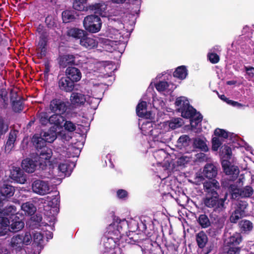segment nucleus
I'll return each instance as SVG.
<instances>
[{
  "mask_svg": "<svg viewBox=\"0 0 254 254\" xmlns=\"http://www.w3.org/2000/svg\"><path fill=\"white\" fill-rule=\"evenodd\" d=\"M243 179L244 177L239 178V186L235 184L230 185L229 190L231 193L232 198L235 199L239 196H241L242 197H248L253 194V189L252 187L246 186L242 189L240 188L243 185Z\"/></svg>",
  "mask_w": 254,
  "mask_h": 254,
  "instance_id": "6e6552de",
  "label": "nucleus"
},
{
  "mask_svg": "<svg viewBox=\"0 0 254 254\" xmlns=\"http://www.w3.org/2000/svg\"><path fill=\"white\" fill-rule=\"evenodd\" d=\"M175 105L179 112L185 118H190L195 113V110L190 105L189 102L185 97H180L176 99Z\"/></svg>",
  "mask_w": 254,
  "mask_h": 254,
  "instance_id": "1a4fd4ad",
  "label": "nucleus"
},
{
  "mask_svg": "<svg viewBox=\"0 0 254 254\" xmlns=\"http://www.w3.org/2000/svg\"><path fill=\"white\" fill-rule=\"evenodd\" d=\"M17 137V131L11 130L8 134V139L5 145V151L9 152L14 147V144Z\"/></svg>",
  "mask_w": 254,
  "mask_h": 254,
  "instance_id": "c85d7f7f",
  "label": "nucleus"
},
{
  "mask_svg": "<svg viewBox=\"0 0 254 254\" xmlns=\"http://www.w3.org/2000/svg\"><path fill=\"white\" fill-rule=\"evenodd\" d=\"M21 167L25 172L32 173L35 171L38 167V162L35 160L26 158L22 160Z\"/></svg>",
  "mask_w": 254,
  "mask_h": 254,
  "instance_id": "4be33fe9",
  "label": "nucleus"
},
{
  "mask_svg": "<svg viewBox=\"0 0 254 254\" xmlns=\"http://www.w3.org/2000/svg\"><path fill=\"white\" fill-rule=\"evenodd\" d=\"M62 19L64 23H69L75 19L74 11L69 10H65L63 11L62 14Z\"/></svg>",
  "mask_w": 254,
  "mask_h": 254,
  "instance_id": "4c0bfd02",
  "label": "nucleus"
},
{
  "mask_svg": "<svg viewBox=\"0 0 254 254\" xmlns=\"http://www.w3.org/2000/svg\"><path fill=\"white\" fill-rule=\"evenodd\" d=\"M86 1H73L72 7L73 9L78 11H83L85 9Z\"/></svg>",
  "mask_w": 254,
  "mask_h": 254,
  "instance_id": "6e6d98bb",
  "label": "nucleus"
},
{
  "mask_svg": "<svg viewBox=\"0 0 254 254\" xmlns=\"http://www.w3.org/2000/svg\"><path fill=\"white\" fill-rule=\"evenodd\" d=\"M86 32L81 29L78 28H71L69 29L67 32V35L72 37L75 39H79L80 40L82 39Z\"/></svg>",
  "mask_w": 254,
  "mask_h": 254,
  "instance_id": "f704fd0d",
  "label": "nucleus"
},
{
  "mask_svg": "<svg viewBox=\"0 0 254 254\" xmlns=\"http://www.w3.org/2000/svg\"><path fill=\"white\" fill-rule=\"evenodd\" d=\"M205 196L203 199L205 205L212 208L216 213L223 211L226 208L225 201L227 198L226 193L224 198H219L217 191L220 189L219 183L216 180L206 181L203 183Z\"/></svg>",
  "mask_w": 254,
  "mask_h": 254,
  "instance_id": "f257e3e1",
  "label": "nucleus"
},
{
  "mask_svg": "<svg viewBox=\"0 0 254 254\" xmlns=\"http://www.w3.org/2000/svg\"><path fill=\"white\" fill-rule=\"evenodd\" d=\"M58 169L60 172L64 173L65 175H69L72 170L70 165L68 162L60 163L59 165Z\"/></svg>",
  "mask_w": 254,
  "mask_h": 254,
  "instance_id": "a18cd8bd",
  "label": "nucleus"
},
{
  "mask_svg": "<svg viewBox=\"0 0 254 254\" xmlns=\"http://www.w3.org/2000/svg\"><path fill=\"white\" fill-rule=\"evenodd\" d=\"M43 138L47 142L52 143L57 138V132L56 129L53 127L51 128L47 131L44 132L43 135Z\"/></svg>",
  "mask_w": 254,
  "mask_h": 254,
  "instance_id": "72a5a7b5",
  "label": "nucleus"
},
{
  "mask_svg": "<svg viewBox=\"0 0 254 254\" xmlns=\"http://www.w3.org/2000/svg\"><path fill=\"white\" fill-rule=\"evenodd\" d=\"M83 24L87 31L91 33H96L100 30L102 22L99 16L95 14H91L84 18Z\"/></svg>",
  "mask_w": 254,
  "mask_h": 254,
  "instance_id": "0eeeda50",
  "label": "nucleus"
},
{
  "mask_svg": "<svg viewBox=\"0 0 254 254\" xmlns=\"http://www.w3.org/2000/svg\"><path fill=\"white\" fill-rule=\"evenodd\" d=\"M48 33L47 32H42L39 37V41L38 43L39 49L40 50L47 51V45L48 43Z\"/></svg>",
  "mask_w": 254,
  "mask_h": 254,
  "instance_id": "ea45409f",
  "label": "nucleus"
},
{
  "mask_svg": "<svg viewBox=\"0 0 254 254\" xmlns=\"http://www.w3.org/2000/svg\"><path fill=\"white\" fill-rule=\"evenodd\" d=\"M103 5L100 3H95L89 5V8L90 10L93 11L96 14H99L101 16H105L106 14V8L105 7H103Z\"/></svg>",
  "mask_w": 254,
  "mask_h": 254,
  "instance_id": "c9c22d12",
  "label": "nucleus"
},
{
  "mask_svg": "<svg viewBox=\"0 0 254 254\" xmlns=\"http://www.w3.org/2000/svg\"><path fill=\"white\" fill-rule=\"evenodd\" d=\"M31 142L37 150V154L41 158H51L53 152L51 148L46 146V142L39 134H35L31 138Z\"/></svg>",
  "mask_w": 254,
  "mask_h": 254,
  "instance_id": "39448f33",
  "label": "nucleus"
},
{
  "mask_svg": "<svg viewBox=\"0 0 254 254\" xmlns=\"http://www.w3.org/2000/svg\"><path fill=\"white\" fill-rule=\"evenodd\" d=\"M147 135L149 136V143L150 148H155L154 150H152L153 158L151 159L152 163V166H159V161L157 158L159 157L158 150L159 148V124H157L155 122L152 128L150 129L149 133Z\"/></svg>",
  "mask_w": 254,
  "mask_h": 254,
  "instance_id": "20e7f679",
  "label": "nucleus"
},
{
  "mask_svg": "<svg viewBox=\"0 0 254 254\" xmlns=\"http://www.w3.org/2000/svg\"><path fill=\"white\" fill-rule=\"evenodd\" d=\"M222 157V166L226 175L229 176L231 179L236 178L239 174V169L237 166L232 165L230 160L234 161L231 148L224 145L222 147L221 151Z\"/></svg>",
  "mask_w": 254,
  "mask_h": 254,
  "instance_id": "f03ea898",
  "label": "nucleus"
},
{
  "mask_svg": "<svg viewBox=\"0 0 254 254\" xmlns=\"http://www.w3.org/2000/svg\"><path fill=\"white\" fill-rule=\"evenodd\" d=\"M42 220V217L40 214H36L30 218V226L32 228H35L40 226V223Z\"/></svg>",
  "mask_w": 254,
  "mask_h": 254,
  "instance_id": "49530a36",
  "label": "nucleus"
},
{
  "mask_svg": "<svg viewBox=\"0 0 254 254\" xmlns=\"http://www.w3.org/2000/svg\"><path fill=\"white\" fill-rule=\"evenodd\" d=\"M12 223L10 225L11 231L13 232H17L21 230L24 226V223L17 216L12 218Z\"/></svg>",
  "mask_w": 254,
  "mask_h": 254,
  "instance_id": "c756f323",
  "label": "nucleus"
},
{
  "mask_svg": "<svg viewBox=\"0 0 254 254\" xmlns=\"http://www.w3.org/2000/svg\"><path fill=\"white\" fill-rule=\"evenodd\" d=\"M217 168L214 164H206L202 172L196 173L194 182L196 185H200L204 180L205 178L212 179L217 175Z\"/></svg>",
  "mask_w": 254,
  "mask_h": 254,
  "instance_id": "423d86ee",
  "label": "nucleus"
},
{
  "mask_svg": "<svg viewBox=\"0 0 254 254\" xmlns=\"http://www.w3.org/2000/svg\"><path fill=\"white\" fill-rule=\"evenodd\" d=\"M23 242L21 235H17L13 236L10 241V246L16 249H21L23 246Z\"/></svg>",
  "mask_w": 254,
  "mask_h": 254,
  "instance_id": "a19ab883",
  "label": "nucleus"
},
{
  "mask_svg": "<svg viewBox=\"0 0 254 254\" xmlns=\"http://www.w3.org/2000/svg\"><path fill=\"white\" fill-rule=\"evenodd\" d=\"M151 245L152 246V248H150L149 251V254H158L157 253H155V249H157L159 247V244L156 241L154 242L151 241Z\"/></svg>",
  "mask_w": 254,
  "mask_h": 254,
  "instance_id": "774afa93",
  "label": "nucleus"
},
{
  "mask_svg": "<svg viewBox=\"0 0 254 254\" xmlns=\"http://www.w3.org/2000/svg\"><path fill=\"white\" fill-rule=\"evenodd\" d=\"M136 113L139 117L146 119L151 118V113L147 111V103L145 101H142L137 104L136 108Z\"/></svg>",
  "mask_w": 254,
  "mask_h": 254,
  "instance_id": "5701e85b",
  "label": "nucleus"
},
{
  "mask_svg": "<svg viewBox=\"0 0 254 254\" xmlns=\"http://www.w3.org/2000/svg\"><path fill=\"white\" fill-rule=\"evenodd\" d=\"M207 57L212 64H216L218 63L220 60L219 56L214 53L213 51H212V49L210 50L208 53Z\"/></svg>",
  "mask_w": 254,
  "mask_h": 254,
  "instance_id": "5fc2aeb1",
  "label": "nucleus"
},
{
  "mask_svg": "<svg viewBox=\"0 0 254 254\" xmlns=\"http://www.w3.org/2000/svg\"><path fill=\"white\" fill-rule=\"evenodd\" d=\"M214 134L216 136L212 139V149L214 151H217L223 141L222 138H227L229 133L224 129L217 128L214 131Z\"/></svg>",
  "mask_w": 254,
  "mask_h": 254,
  "instance_id": "4468645a",
  "label": "nucleus"
},
{
  "mask_svg": "<svg viewBox=\"0 0 254 254\" xmlns=\"http://www.w3.org/2000/svg\"><path fill=\"white\" fill-rule=\"evenodd\" d=\"M0 98L5 104L7 105V92L5 89L0 90Z\"/></svg>",
  "mask_w": 254,
  "mask_h": 254,
  "instance_id": "052dcab7",
  "label": "nucleus"
},
{
  "mask_svg": "<svg viewBox=\"0 0 254 254\" xmlns=\"http://www.w3.org/2000/svg\"><path fill=\"white\" fill-rule=\"evenodd\" d=\"M64 129L69 132H73L76 129V126L74 124L70 121H65V123L63 124Z\"/></svg>",
  "mask_w": 254,
  "mask_h": 254,
  "instance_id": "4d7b16f0",
  "label": "nucleus"
},
{
  "mask_svg": "<svg viewBox=\"0 0 254 254\" xmlns=\"http://www.w3.org/2000/svg\"><path fill=\"white\" fill-rule=\"evenodd\" d=\"M74 83L66 76L61 77L58 81L60 89L65 92H71L74 88Z\"/></svg>",
  "mask_w": 254,
  "mask_h": 254,
  "instance_id": "6ab92c4d",
  "label": "nucleus"
},
{
  "mask_svg": "<svg viewBox=\"0 0 254 254\" xmlns=\"http://www.w3.org/2000/svg\"><path fill=\"white\" fill-rule=\"evenodd\" d=\"M193 146L194 148L203 151H207L208 150L206 144V140L204 137L198 136L194 138Z\"/></svg>",
  "mask_w": 254,
  "mask_h": 254,
  "instance_id": "bb28decb",
  "label": "nucleus"
},
{
  "mask_svg": "<svg viewBox=\"0 0 254 254\" xmlns=\"http://www.w3.org/2000/svg\"><path fill=\"white\" fill-rule=\"evenodd\" d=\"M154 123L155 122L148 121L145 123H143L140 127L142 133L144 135H147L149 133L150 129L154 126Z\"/></svg>",
  "mask_w": 254,
  "mask_h": 254,
  "instance_id": "de8ad7c7",
  "label": "nucleus"
},
{
  "mask_svg": "<svg viewBox=\"0 0 254 254\" xmlns=\"http://www.w3.org/2000/svg\"><path fill=\"white\" fill-rule=\"evenodd\" d=\"M143 241L148 243H150L151 241L149 239L147 238L144 234H139L134 232H132L131 234H129L128 236V239H126V241L129 244H136L139 246Z\"/></svg>",
  "mask_w": 254,
  "mask_h": 254,
  "instance_id": "a211bd4d",
  "label": "nucleus"
},
{
  "mask_svg": "<svg viewBox=\"0 0 254 254\" xmlns=\"http://www.w3.org/2000/svg\"><path fill=\"white\" fill-rule=\"evenodd\" d=\"M188 74L187 67L185 65L179 66L177 67L173 73L174 77L180 80H184Z\"/></svg>",
  "mask_w": 254,
  "mask_h": 254,
  "instance_id": "7c9ffc66",
  "label": "nucleus"
},
{
  "mask_svg": "<svg viewBox=\"0 0 254 254\" xmlns=\"http://www.w3.org/2000/svg\"><path fill=\"white\" fill-rule=\"evenodd\" d=\"M69 104L68 102H65L61 99L55 98L51 101L49 108L53 113L63 115L67 112Z\"/></svg>",
  "mask_w": 254,
  "mask_h": 254,
  "instance_id": "f8f14e48",
  "label": "nucleus"
},
{
  "mask_svg": "<svg viewBox=\"0 0 254 254\" xmlns=\"http://www.w3.org/2000/svg\"><path fill=\"white\" fill-rule=\"evenodd\" d=\"M18 94L17 92H10V99L11 102L12 110L15 113H20L23 110V98L20 97L17 99Z\"/></svg>",
  "mask_w": 254,
  "mask_h": 254,
  "instance_id": "dca6fc26",
  "label": "nucleus"
},
{
  "mask_svg": "<svg viewBox=\"0 0 254 254\" xmlns=\"http://www.w3.org/2000/svg\"><path fill=\"white\" fill-rule=\"evenodd\" d=\"M191 157L189 154H185L178 158L173 163H170L169 167L174 170H179L185 167L186 165L191 161Z\"/></svg>",
  "mask_w": 254,
  "mask_h": 254,
  "instance_id": "f3484780",
  "label": "nucleus"
},
{
  "mask_svg": "<svg viewBox=\"0 0 254 254\" xmlns=\"http://www.w3.org/2000/svg\"><path fill=\"white\" fill-rule=\"evenodd\" d=\"M58 61L60 68H64L77 64L75 63V57L71 54L59 56Z\"/></svg>",
  "mask_w": 254,
  "mask_h": 254,
  "instance_id": "2eb2a0df",
  "label": "nucleus"
},
{
  "mask_svg": "<svg viewBox=\"0 0 254 254\" xmlns=\"http://www.w3.org/2000/svg\"><path fill=\"white\" fill-rule=\"evenodd\" d=\"M176 87L177 86L172 83L164 81H160V98L164 99V101L162 100L163 105L160 102V106L163 107L168 101H171V93Z\"/></svg>",
  "mask_w": 254,
  "mask_h": 254,
  "instance_id": "9d476101",
  "label": "nucleus"
},
{
  "mask_svg": "<svg viewBox=\"0 0 254 254\" xmlns=\"http://www.w3.org/2000/svg\"><path fill=\"white\" fill-rule=\"evenodd\" d=\"M127 226V221L126 220H119V222L117 225V230L121 235H124L126 232L125 229Z\"/></svg>",
  "mask_w": 254,
  "mask_h": 254,
  "instance_id": "864d4df0",
  "label": "nucleus"
},
{
  "mask_svg": "<svg viewBox=\"0 0 254 254\" xmlns=\"http://www.w3.org/2000/svg\"><path fill=\"white\" fill-rule=\"evenodd\" d=\"M16 212V207L14 205H9L5 207H3L1 211H0V214L4 216H11V218L14 217Z\"/></svg>",
  "mask_w": 254,
  "mask_h": 254,
  "instance_id": "79ce46f5",
  "label": "nucleus"
},
{
  "mask_svg": "<svg viewBox=\"0 0 254 254\" xmlns=\"http://www.w3.org/2000/svg\"><path fill=\"white\" fill-rule=\"evenodd\" d=\"M32 189L35 193L42 195L49 193L51 191L48 182L41 180L33 182Z\"/></svg>",
  "mask_w": 254,
  "mask_h": 254,
  "instance_id": "ddd939ff",
  "label": "nucleus"
},
{
  "mask_svg": "<svg viewBox=\"0 0 254 254\" xmlns=\"http://www.w3.org/2000/svg\"><path fill=\"white\" fill-rule=\"evenodd\" d=\"M104 247L108 251L114 249L116 247V244L113 238H108L104 242Z\"/></svg>",
  "mask_w": 254,
  "mask_h": 254,
  "instance_id": "3c124183",
  "label": "nucleus"
},
{
  "mask_svg": "<svg viewBox=\"0 0 254 254\" xmlns=\"http://www.w3.org/2000/svg\"><path fill=\"white\" fill-rule=\"evenodd\" d=\"M239 227L242 232L247 233L252 230L253 224L249 220H243L239 223Z\"/></svg>",
  "mask_w": 254,
  "mask_h": 254,
  "instance_id": "c03bdc74",
  "label": "nucleus"
},
{
  "mask_svg": "<svg viewBox=\"0 0 254 254\" xmlns=\"http://www.w3.org/2000/svg\"><path fill=\"white\" fill-rule=\"evenodd\" d=\"M189 141V137L187 135H182L179 137L178 140V143H181L182 145H186Z\"/></svg>",
  "mask_w": 254,
  "mask_h": 254,
  "instance_id": "e2e57ef3",
  "label": "nucleus"
},
{
  "mask_svg": "<svg viewBox=\"0 0 254 254\" xmlns=\"http://www.w3.org/2000/svg\"><path fill=\"white\" fill-rule=\"evenodd\" d=\"M15 189L13 187L9 185H4L1 189L0 193L7 199L14 194Z\"/></svg>",
  "mask_w": 254,
  "mask_h": 254,
  "instance_id": "58836bf2",
  "label": "nucleus"
},
{
  "mask_svg": "<svg viewBox=\"0 0 254 254\" xmlns=\"http://www.w3.org/2000/svg\"><path fill=\"white\" fill-rule=\"evenodd\" d=\"M207 236L203 232H200L196 235V242L198 247L203 248L207 242Z\"/></svg>",
  "mask_w": 254,
  "mask_h": 254,
  "instance_id": "37998d69",
  "label": "nucleus"
},
{
  "mask_svg": "<svg viewBox=\"0 0 254 254\" xmlns=\"http://www.w3.org/2000/svg\"><path fill=\"white\" fill-rule=\"evenodd\" d=\"M23 245H29L32 240V236L29 232H26L24 235H21Z\"/></svg>",
  "mask_w": 254,
  "mask_h": 254,
  "instance_id": "bf43d9fd",
  "label": "nucleus"
},
{
  "mask_svg": "<svg viewBox=\"0 0 254 254\" xmlns=\"http://www.w3.org/2000/svg\"><path fill=\"white\" fill-rule=\"evenodd\" d=\"M8 130V125L4 123V119L0 117V136L5 134Z\"/></svg>",
  "mask_w": 254,
  "mask_h": 254,
  "instance_id": "13d9d810",
  "label": "nucleus"
},
{
  "mask_svg": "<svg viewBox=\"0 0 254 254\" xmlns=\"http://www.w3.org/2000/svg\"><path fill=\"white\" fill-rule=\"evenodd\" d=\"M80 44L82 47L89 50L97 47L98 42L92 37H89L86 33L83 37L80 40Z\"/></svg>",
  "mask_w": 254,
  "mask_h": 254,
  "instance_id": "393cba45",
  "label": "nucleus"
},
{
  "mask_svg": "<svg viewBox=\"0 0 254 254\" xmlns=\"http://www.w3.org/2000/svg\"><path fill=\"white\" fill-rule=\"evenodd\" d=\"M248 203L245 201H239L235 204V209L230 217L231 222L236 223L238 221L246 216Z\"/></svg>",
  "mask_w": 254,
  "mask_h": 254,
  "instance_id": "9b49d317",
  "label": "nucleus"
},
{
  "mask_svg": "<svg viewBox=\"0 0 254 254\" xmlns=\"http://www.w3.org/2000/svg\"><path fill=\"white\" fill-rule=\"evenodd\" d=\"M11 179L17 183L23 184L26 182V176L23 171L19 167H14L10 172V175Z\"/></svg>",
  "mask_w": 254,
  "mask_h": 254,
  "instance_id": "aec40b11",
  "label": "nucleus"
},
{
  "mask_svg": "<svg viewBox=\"0 0 254 254\" xmlns=\"http://www.w3.org/2000/svg\"><path fill=\"white\" fill-rule=\"evenodd\" d=\"M190 118H191L190 123L191 129L195 132H200V123L202 121V116L200 114L197 113L195 111Z\"/></svg>",
  "mask_w": 254,
  "mask_h": 254,
  "instance_id": "b1692460",
  "label": "nucleus"
},
{
  "mask_svg": "<svg viewBox=\"0 0 254 254\" xmlns=\"http://www.w3.org/2000/svg\"><path fill=\"white\" fill-rule=\"evenodd\" d=\"M223 246V252L226 254H239L240 248L236 247L242 241L240 233L235 232L229 236L226 234Z\"/></svg>",
  "mask_w": 254,
  "mask_h": 254,
  "instance_id": "7ed1b4c3",
  "label": "nucleus"
},
{
  "mask_svg": "<svg viewBox=\"0 0 254 254\" xmlns=\"http://www.w3.org/2000/svg\"><path fill=\"white\" fill-rule=\"evenodd\" d=\"M70 100L73 105L80 106L85 103L86 101L85 96L80 93L73 92L70 95Z\"/></svg>",
  "mask_w": 254,
  "mask_h": 254,
  "instance_id": "a878e982",
  "label": "nucleus"
},
{
  "mask_svg": "<svg viewBox=\"0 0 254 254\" xmlns=\"http://www.w3.org/2000/svg\"><path fill=\"white\" fill-rule=\"evenodd\" d=\"M65 75L74 83L78 82L81 79V72L80 70L75 67L68 66L65 71Z\"/></svg>",
  "mask_w": 254,
  "mask_h": 254,
  "instance_id": "412c9836",
  "label": "nucleus"
},
{
  "mask_svg": "<svg viewBox=\"0 0 254 254\" xmlns=\"http://www.w3.org/2000/svg\"><path fill=\"white\" fill-rule=\"evenodd\" d=\"M245 69L249 80L254 76V67L252 66H245Z\"/></svg>",
  "mask_w": 254,
  "mask_h": 254,
  "instance_id": "680f3d73",
  "label": "nucleus"
},
{
  "mask_svg": "<svg viewBox=\"0 0 254 254\" xmlns=\"http://www.w3.org/2000/svg\"><path fill=\"white\" fill-rule=\"evenodd\" d=\"M59 114H54L50 117L49 124L54 125L57 127L62 128L63 124L65 121V118Z\"/></svg>",
  "mask_w": 254,
  "mask_h": 254,
  "instance_id": "cd10ccee",
  "label": "nucleus"
},
{
  "mask_svg": "<svg viewBox=\"0 0 254 254\" xmlns=\"http://www.w3.org/2000/svg\"><path fill=\"white\" fill-rule=\"evenodd\" d=\"M53 197H54L52 199L51 202L54 207H57L60 205V196L59 195H56Z\"/></svg>",
  "mask_w": 254,
  "mask_h": 254,
  "instance_id": "69168bd1",
  "label": "nucleus"
},
{
  "mask_svg": "<svg viewBox=\"0 0 254 254\" xmlns=\"http://www.w3.org/2000/svg\"><path fill=\"white\" fill-rule=\"evenodd\" d=\"M9 219L5 217L0 216V226L8 228L9 225Z\"/></svg>",
  "mask_w": 254,
  "mask_h": 254,
  "instance_id": "338daca9",
  "label": "nucleus"
},
{
  "mask_svg": "<svg viewBox=\"0 0 254 254\" xmlns=\"http://www.w3.org/2000/svg\"><path fill=\"white\" fill-rule=\"evenodd\" d=\"M198 222L203 228H207L210 225L209 219L205 214L200 215L198 219Z\"/></svg>",
  "mask_w": 254,
  "mask_h": 254,
  "instance_id": "8fccbe9b",
  "label": "nucleus"
},
{
  "mask_svg": "<svg viewBox=\"0 0 254 254\" xmlns=\"http://www.w3.org/2000/svg\"><path fill=\"white\" fill-rule=\"evenodd\" d=\"M117 195L120 199H124L127 197L128 192L127 190L123 189H120L117 191Z\"/></svg>",
  "mask_w": 254,
  "mask_h": 254,
  "instance_id": "0e129e2a",
  "label": "nucleus"
},
{
  "mask_svg": "<svg viewBox=\"0 0 254 254\" xmlns=\"http://www.w3.org/2000/svg\"><path fill=\"white\" fill-rule=\"evenodd\" d=\"M21 209L24 212L25 215L32 216L36 211V207L31 202H26L21 205Z\"/></svg>",
  "mask_w": 254,
  "mask_h": 254,
  "instance_id": "473e14b6",
  "label": "nucleus"
},
{
  "mask_svg": "<svg viewBox=\"0 0 254 254\" xmlns=\"http://www.w3.org/2000/svg\"><path fill=\"white\" fill-rule=\"evenodd\" d=\"M182 119L181 118H175L172 119L169 122H164L162 124V126H164L166 128V130L169 128L175 129L181 127L183 124Z\"/></svg>",
  "mask_w": 254,
  "mask_h": 254,
  "instance_id": "2f4dec72",
  "label": "nucleus"
},
{
  "mask_svg": "<svg viewBox=\"0 0 254 254\" xmlns=\"http://www.w3.org/2000/svg\"><path fill=\"white\" fill-rule=\"evenodd\" d=\"M45 22L49 28L52 29L57 27V20L51 15H48L46 17Z\"/></svg>",
  "mask_w": 254,
  "mask_h": 254,
  "instance_id": "603ef678",
  "label": "nucleus"
},
{
  "mask_svg": "<svg viewBox=\"0 0 254 254\" xmlns=\"http://www.w3.org/2000/svg\"><path fill=\"white\" fill-rule=\"evenodd\" d=\"M50 159L41 158L39 156L38 160H36V162H38L39 168L42 171L45 170L47 168L48 165H51Z\"/></svg>",
  "mask_w": 254,
  "mask_h": 254,
  "instance_id": "09e8293b",
  "label": "nucleus"
},
{
  "mask_svg": "<svg viewBox=\"0 0 254 254\" xmlns=\"http://www.w3.org/2000/svg\"><path fill=\"white\" fill-rule=\"evenodd\" d=\"M36 116L39 124L42 126H46L50 122V117L46 112L38 111Z\"/></svg>",
  "mask_w": 254,
  "mask_h": 254,
  "instance_id": "e433bc0d",
  "label": "nucleus"
}]
</instances>
